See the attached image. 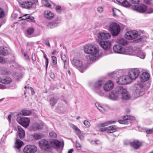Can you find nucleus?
Masks as SVG:
<instances>
[{
	"label": "nucleus",
	"mask_w": 153,
	"mask_h": 153,
	"mask_svg": "<svg viewBox=\"0 0 153 153\" xmlns=\"http://www.w3.org/2000/svg\"><path fill=\"white\" fill-rule=\"evenodd\" d=\"M84 50L86 53L89 54L88 56L90 60H95L100 56L99 48L96 45L88 44L84 46Z\"/></svg>",
	"instance_id": "1"
},
{
	"label": "nucleus",
	"mask_w": 153,
	"mask_h": 153,
	"mask_svg": "<svg viewBox=\"0 0 153 153\" xmlns=\"http://www.w3.org/2000/svg\"><path fill=\"white\" fill-rule=\"evenodd\" d=\"M115 91L117 93H120V95L121 96L122 99L123 100H129L131 96L126 89L122 86H118L115 89Z\"/></svg>",
	"instance_id": "2"
},
{
	"label": "nucleus",
	"mask_w": 153,
	"mask_h": 153,
	"mask_svg": "<svg viewBox=\"0 0 153 153\" xmlns=\"http://www.w3.org/2000/svg\"><path fill=\"white\" fill-rule=\"evenodd\" d=\"M109 30L113 36H117L120 32V27L117 23L112 22L110 25Z\"/></svg>",
	"instance_id": "3"
},
{
	"label": "nucleus",
	"mask_w": 153,
	"mask_h": 153,
	"mask_svg": "<svg viewBox=\"0 0 153 153\" xmlns=\"http://www.w3.org/2000/svg\"><path fill=\"white\" fill-rule=\"evenodd\" d=\"M104 84L103 80H99L97 81L94 84V91L96 93L100 96H103L105 94V92L101 90L102 85Z\"/></svg>",
	"instance_id": "4"
},
{
	"label": "nucleus",
	"mask_w": 153,
	"mask_h": 153,
	"mask_svg": "<svg viewBox=\"0 0 153 153\" xmlns=\"http://www.w3.org/2000/svg\"><path fill=\"white\" fill-rule=\"evenodd\" d=\"M39 145L40 148L45 151L51 150L52 147L49 143L45 139H42L39 141Z\"/></svg>",
	"instance_id": "5"
},
{
	"label": "nucleus",
	"mask_w": 153,
	"mask_h": 153,
	"mask_svg": "<svg viewBox=\"0 0 153 153\" xmlns=\"http://www.w3.org/2000/svg\"><path fill=\"white\" fill-rule=\"evenodd\" d=\"M132 80L128 76H120L116 79L117 82L119 84L126 85L130 83Z\"/></svg>",
	"instance_id": "6"
},
{
	"label": "nucleus",
	"mask_w": 153,
	"mask_h": 153,
	"mask_svg": "<svg viewBox=\"0 0 153 153\" xmlns=\"http://www.w3.org/2000/svg\"><path fill=\"white\" fill-rule=\"evenodd\" d=\"M140 73V70L137 68L131 69L128 72V75L131 80H135L138 76Z\"/></svg>",
	"instance_id": "7"
},
{
	"label": "nucleus",
	"mask_w": 153,
	"mask_h": 153,
	"mask_svg": "<svg viewBox=\"0 0 153 153\" xmlns=\"http://www.w3.org/2000/svg\"><path fill=\"white\" fill-rule=\"evenodd\" d=\"M135 91L137 97L142 96L144 94V89L143 84H136L135 85Z\"/></svg>",
	"instance_id": "8"
},
{
	"label": "nucleus",
	"mask_w": 153,
	"mask_h": 153,
	"mask_svg": "<svg viewBox=\"0 0 153 153\" xmlns=\"http://www.w3.org/2000/svg\"><path fill=\"white\" fill-rule=\"evenodd\" d=\"M132 9L140 13H146L147 6L144 4H140L139 5H135L133 6Z\"/></svg>",
	"instance_id": "9"
},
{
	"label": "nucleus",
	"mask_w": 153,
	"mask_h": 153,
	"mask_svg": "<svg viewBox=\"0 0 153 153\" xmlns=\"http://www.w3.org/2000/svg\"><path fill=\"white\" fill-rule=\"evenodd\" d=\"M98 41L100 42L102 40H105L110 38L111 37L110 33H108L100 32L97 35Z\"/></svg>",
	"instance_id": "10"
},
{
	"label": "nucleus",
	"mask_w": 153,
	"mask_h": 153,
	"mask_svg": "<svg viewBox=\"0 0 153 153\" xmlns=\"http://www.w3.org/2000/svg\"><path fill=\"white\" fill-rule=\"evenodd\" d=\"M113 48L115 53L121 54H128L126 50L120 45H116L114 46Z\"/></svg>",
	"instance_id": "11"
},
{
	"label": "nucleus",
	"mask_w": 153,
	"mask_h": 153,
	"mask_svg": "<svg viewBox=\"0 0 153 153\" xmlns=\"http://www.w3.org/2000/svg\"><path fill=\"white\" fill-rule=\"evenodd\" d=\"M37 150L36 147L33 145H27L24 148V153H34Z\"/></svg>",
	"instance_id": "12"
},
{
	"label": "nucleus",
	"mask_w": 153,
	"mask_h": 153,
	"mask_svg": "<svg viewBox=\"0 0 153 153\" xmlns=\"http://www.w3.org/2000/svg\"><path fill=\"white\" fill-rule=\"evenodd\" d=\"M138 36L137 32L135 30L129 31L126 33L125 37L126 39L131 40L137 38Z\"/></svg>",
	"instance_id": "13"
},
{
	"label": "nucleus",
	"mask_w": 153,
	"mask_h": 153,
	"mask_svg": "<svg viewBox=\"0 0 153 153\" xmlns=\"http://www.w3.org/2000/svg\"><path fill=\"white\" fill-rule=\"evenodd\" d=\"M100 46L104 49L108 50L109 49L111 46V42L108 40H102L99 42Z\"/></svg>",
	"instance_id": "14"
},
{
	"label": "nucleus",
	"mask_w": 153,
	"mask_h": 153,
	"mask_svg": "<svg viewBox=\"0 0 153 153\" xmlns=\"http://www.w3.org/2000/svg\"><path fill=\"white\" fill-rule=\"evenodd\" d=\"M114 87V84L110 80L107 81L104 85L103 89L105 91H109L112 89Z\"/></svg>",
	"instance_id": "15"
},
{
	"label": "nucleus",
	"mask_w": 153,
	"mask_h": 153,
	"mask_svg": "<svg viewBox=\"0 0 153 153\" xmlns=\"http://www.w3.org/2000/svg\"><path fill=\"white\" fill-rule=\"evenodd\" d=\"M120 93H117L115 91L111 92L109 94L108 96L109 98L113 100H119Z\"/></svg>",
	"instance_id": "16"
},
{
	"label": "nucleus",
	"mask_w": 153,
	"mask_h": 153,
	"mask_svg": "<svg viewBox=\"0 0 153 153\" xmlns=\"http://www.w3.org/2000/svg\"><path fill=\"white\" fill-rule=\"evenodd\" d=\"M150 77L149 74L146 72H143L140 76V80L142 82H145L149 80Z\"/></svg>",
	"instance_id": "17"
},
{
	"label": "nucleus",
	"mask_w": 153,
	"mask_h": 153,
	"mask_svg": "<svg viewBox=\"0 0 153 153\" xmlns=\"http://www.w3.org/2000/svg\"><path fill=\"white\" fill-rule=\"evenodd\" d=\"M51 143L53 147L57 149L60 147L61 145H62V147L64 145L63 142L61 143V142L55 139L51 141Z\"/></svg>",
	"instance_id": "18"
},
{
	"label": "nucleus",
	"mask_w": 153,
	"mask_h": 153,
	"mask_svg": "<svg viewBox=\"0 0 153 153\" xmlns=\"http://www.w3.org/2000/svg\"><path fill=\"white\" fill-rule=\"evenodd\" d=\"M134 52L136 54V55L139 58L144 59L145 57V54L139 48H136L134 50Z\"/></svg>",
	"instance_id": "19"
},
{
	"label": "nucleus",
	"mask_w": 153,
	"mask_h": 153,
	"mask_svg": "<svg viewBox=\"0 0 153 153\" xmlns=\"http://www.w3.org/2000/svg\"><path fill=\"white\" fill-rule=\"evenodd\" d=\"M130 145L135 149H138L142 145V143L138 140H134L130 143Z\"/></svg>",
	"instance_id": "20"
},
{
	"label": "nucleus",
	"mask_w": 153,
	"mask_h": 153,
	"mask_svg": "<svg viewBox=\"0 0 153 153\" xmlns=\"http://www.w3.org/2000/svg\"><path fill=\"white\" fill-rule=\"evenodd\" d=\"M71 62L74 66L83 67V66L82 62L79 60L74 59L71 61Z\"/></svg>",
	"instance_id": "21"
},
{
	"label": "nucleus",
	"mask_w": 153,
	"mask_h": 153,
	"mask_svg": "<svg viewBox=\"0 0 153 153\" xmlns=\"http://www.w3.org/2000/svg\"><path fill=\"white\" fill-rule=\"evenodd\" d=\"M33 3L30 1H26L23 2L20 5L22 7L26 9L31 8L33 5Z\"/></svg>",
	"instance_id": "22"
},
{
	"label": "nucleus",
	"mask_w": 153,
	"mask_h": 153,
	"mask_svg": "<svg viewBox=\"0 0 153 153\" xmlns=\"http://www.w3.org/2000/svg\"><path fill=\"white\" fill-rule=\"evenodd\" d=\"M44 15L45 17L48 19H51L54 16V15L53 13L47 10L45 11Z\"/></svg>",
	"instance_id": "23"
},
{
	"label": "nucleus",
	"mask_w": 153,
	"mask_h": 153,
	"mask_svg": "<svg viewBox=\"0 0 153 153\" xmlns=\"http://www.w3.org/2000/svg\"><path fill=\"white\" fill-rule=\"evenodd\" d=\"M18 135L20 139L24 138L25 136V131L20 126H18Z\"/></svg>",
	"instance_id": "24"
},
{
	"label": "nucleus",
	"mask_w": 153,
	"mask_h": 153,
	"mask_svg": "<svg viewBox=\"0 0 153 153\" xmlns=\"http://www.w3.org/2000/svg\"><path fill=\"white\" fill-rule=\"evenodd\" d=\"M30 119L27 117H23L22 123V125L24 127H27L30 123Z\"/></svg>",
	"instance_id": "25"
},
{
	"label": "nucleus",
	"mask_w": 153,
	"mask_h": 153,
	"mask_svg": "<svg viewBox=\"0 0 153 153\" xmlns=\"http://www.w3.org/2000/svg\"><path fill=\"white\" fill-rule=\"evenodd\" d=\"M11 81V79L9 77L3 78H0V82L4 84H8Z\"/></svg>",
	"instance_id": "26"
},
{
	"label": "nucleus",
	"mask_w": 153,
	"mask_h": 153,
	"mask_svg": "<svg viewBox=\"0 0 153 153\" xmlns=\"http://www.w3.org/2000/svg\"><path fill=\"white\" fill-rule=\"evenodd\" d=\"M23 144V142L18 139L16 140V141L15 147L19 149L21 147Z\"/></svg>",
	"instance_id": "27"
},
{
	"label": "nucleus",
	"mask_w": 153,
	"mask_h": 153,
	"mask_svg": "<svg viewBox=\"0 0 153 153\" xmlns=\"http://www.w3.org/2000/svg\"><path fill=\"white\" fill-rule=\"evenodd\" d=\"M61 56L62 60L63 61L64 64V67H66L68 66V62L67 60V58L66 55L63 53H62Z\"/></svg>",
	"instance_id": "28"
},
{
	"label": "nucleus",
	"mask_w": 153,
	"mask_h": 153,
	"mask_svg": "<svg viewBox=\"0 0 153 153\" xmlns=\"http://www.w3.org/2000/svg\"><path fill=\"white\" fill-rule=\"evenodd\" d=\"M59 23V21H53L49 23L48 24V26L49 28H53L55 27H57Z\"/></svg>",
	"instance_id": "29"
},
{
	"label": "nucleus",
	"mask_w": 153,
	"mask_h": 153,
	"mask_svg": "<svg viewBox=\"0 0 153 153\" xmlns=\"http://www.w3.org/2000/svg\"><path fill=\"white\" fill-rule=\"evenodd\" d=\"M117 127L115 125L110 126L108 127L107 132L108 133H112L117 130Z\"/></svg>",
	"instance_id": "30"
},
{
	"label": "nucleus",
	"mask_w": 153,
	"mask_h": 153,
	"mask_svg": "<svg viewBox=\"0 0 153 153\" xmlns=\"http://www.w3.org/2000/svg\"><path fill=\"white\" fill-rule=\"evenodd\" d=\"M8 53V51L6 48L2 47H0V54L4 56H6Z\"/></svg>",
	"instance_id": "31"
},
{
	"label": "nucleus",
	"mask_w": 153,
	"mask_h": 153,
	"mask_svg": "<svg viewBox=\"0 0 153 153\" xmlns=\"http://www.w3.org/2000/svg\"><path fill=\"white\" fill-rule=\"evenodd\" d=\"M28 14H25L23 16V18H22V17H20L19 18V19L22 18V20H27L28 22H30L34 19L33 17H31L30 16H28L27 17L26 16H27Z\"/></svg>",
	"instance_id": "32"
},
{
	"label": "nucleus",
	"mask_w": 153,
	"mask_h": 153,
	"mask_svg": "<svg viewBox=\"0 0 153 153\" xmlns=\"http://www.w3.org/2000/svg\"><path fill=\"white\" fill-rule=\"evenodd\" d=\"M44 135L42 133H34L33 136L34 139L36 140H38L44 137Z\"/></svg>",
	"instance_id": "33"
},
{
	"label": "nucleus",
	"mask_w": 153,
	"mask_h": 153,
	"mask_svg": "<svg viewBox=\"0 0 153 153\" xmlns=\"http://www.w3.org/2000/svg\"><path fill=\"white\" fill-rule=\"evenodd\" d=\"M117 42L123 45H126L128 43L127 41L126 40L124 39L121 38L118 39L117 40Z\"/></svg>",
	"instance_id": "34"
},
{
	"label": "nucleus",
	"mask_w": 153,
	"mask_h": 153,
	"mask_svg": "<svg viewBox=\"0 0 153 153\" xmlns=\"http://www.w3.org/2000/svg\"><path fill=\"white\" fill-rule=\"evenodd\" d=\"M116 123V122L115 121H107L103 123H102L99 125L100 127H105L107 126L109 124H114Z\"/></svg>",
	"instance_id": "35"
},
{
	"label": "nucleus",
	"mask_w": 153,
	"mask_h": 153,
	"mask_svg": "<svg viewBox=\"0 0 153 153\" xmlns=\"http://www.w3.org/2000/svg\"><path fill=\"white\" fill-rule=\"evenodd\" d=\"M0 74L2 75H8L10 74V72L4 68L0 70Z\"/></svg>",
	"instance_id": "36"
},
{
	"label": "nucleus",
	"mask_w": 153,
	"mask_h": 153,
	"mask_svg": "<svg viewBox=\"0 0 153 153\" xmlns=\"http://www.w3.org/2000/svg\"><path fill=\"white\" fill-rule=\"evenodd\" d=\"M58 100L57 97H52L50 99V104L52 106H53L56 103Z\"/></svg>",
	"instance_id": "37"
},
{
	"label": "nucleus",
	"mask_w": 153,
	"mask_h": 153,
	"mask_svg": "<svg viewBox=\"0 0 153 153\" xmlns=\"http://www.w3.org/2000/svg\"><path fill=\"white\" fill-rule=\"evenodd\" d=\"M123 118L124 120H134L135 119L134 117L131 115H125L123 116Z\"/></svg>",
	"instance_id": "38"
},
{
	"label": "nucleus",
	"mask_w": 153,
	"mask_h": 153,
	"mask_svg": "<svg viewBox=\"0 0 153 153\" xmlns=\"http://www.w3.org/2000/svg\"><path fill=\"white\" fill-rule=\"evenodd\" d=\"M31 114V111L27 110H23L21 112V114L25 116L30 115Z\"/></svg>",
	"instance_id": "39"
},
{
	"label": "nucleus",
	"mask_w": 153,
	"mask_h": 153,
	"mask_svg": "<svg viewBox=\"0 0 153 153\" xmlns=\"http://www.w3.org/2000/svg\"><path fill=\"white\" fill-rule=\"evenodd\" d=\"M37 123H33L31 126V128L33 130L35 131L38 130Z\"/></svg>",
	"instance_id": "40"
},
{
	"label": "nucleus",
	"mask_w": 153,
	"mask_h": 153,
	"mask_svg": "<svg viewBox=\"0 0 153 153\" xmlns=\"http://www.w3.org/2000/svg\"><path fill=\"white\" fill-rule=\"evenodd\" d=\"M43 57L45 59V67H48L49 63V59L45 53L43 54Z\"/></svg>",
	"instance_id": "41"
},
{
	"label": "nucleus",
	"mask_w": 153,
	"mask_h": 153,
	"mask_svg": "<svg viewBox=\"0 0 153 153\" xmlns=\"http://www.w3.org/2000/svg\"><path fill=\"white\" fill-rule=\"evenodd\" d=\"M51 60L53 65L55 66L57 64V59L56 56H52Z\"/></svg>",
	"instance_id": "42"
},
{
	"label": "nucleus",
	"mask_w": 153,
	"mask_h": 153,
	"mask_svg": "<svg viewBox=\"0 0 153 153\" xmlns=\"http://www.w3.org/2000/svg\"><path fill=\"white\" fill-rule=\"evenodd\" d=\"M22 75L21 74L16 73L14 75V77L17 80H19V79L22 78Z\"/></svg>",
	"instance_id": "43"
},
{
	"label": "nucleus",
	"mask_w": 153,
	"mask_h": 153,
	"mask_svg": "<svg viewBox=\"0 0 153 153\" xmlns=\"http://www.w3.org/2000/svg\"><path fill=\"white\" fill-rule=\"evenodd\" d=\"M122 5L126 7H128L130 6V4L126 0H124Z\"/></svg>",
	"instance_id": "44"
},
{
	"label": "nucleus",
	"mask_w": 153,
	"mask_h": 153,
	"mask_svg": "<svg viewBox=\"0 0 153 153\" xmlns=\"http://www.w3.org/2000/svg\"><path fill=\"white\" fill-rule=\"evenodd\" d=\"M42 1L45 3V5L46 7H51V4L49 3L47 0H43Z\"/></svg>",
	"instance_id": "45"
},
{
	"label": "nucleus",
	"mask_w": 153,
	"mask_h": 153,
	"mask_svg": "<svg viewBox=\"0 0 153 153\" xmlns=\"http://www.w3.org/2000/svg\"><path fill=\"white\" fill-rule=\"evenodd\" d=\"M23 118V117H19L16 119L17 122L21 125H22V123Z\"/></svg>",
	"instance_id": "46"
},
{
	"label": "nucleus",
	"mask_w": 153,
	"mask_h": 153,
	"mask_svg": "<svg viewBox=\"0 0 153 153\" xmlns=\"http://www.w3.org/2000/svg\"><path fill=\"white\" fill-rule=\"evenodd\" d=\"M43 123L42 122L37 123L38 130L42 129L43 128Z\"/></svg>",
	"instance_id": "47"
},
{
	"label": "nucleus",
	"mask_w": 153,
	"mask_h": 153,
	"mask_svg": "<svg viewBox=\"0 0 153 153\" xmlns=\"http://www.w3.org/2000/svg\"><path fill=\"white\" fill-rule=\"evenodd\" d=\"M146 13L148 14L153 13V8L152 7H149L148 8L147 7Z\"/></svg>",
	"instance_id": "48"
},
{
	"label": "nucleus",
	"mask_w": 153,
	"mask_h": 153,
	"mask_svg": "<svg viewBox=\"0 0 153 153\" xmlns=\"http://www.w3.org/2000/svg\"><path fill=\"white\" fill-rule=\"evenodd\" d=\"M5 15V13L4 10L0 8V18H3Z\"/></svg>",
	"instance_id": "49"
},
{
	"label": "nucleus",
	"mask_w": 153,
	"mask_h": 153,
	"mask_svg": "<svg viewBox=\"0 0 153 153\" xmlns=\"http://www.w3.org/2000/svg\"><path fill=\"white\" fill-rule=\"evenodd\" d=\"M34 30L33 28H30L28 29L27 30V32L28 35H30L33 33Z\"/></svg>",
	"instance_id": "50"
},
{
	"label": "nucleus",
	"mask_w": 153,
	"mask_h": 153,
	"mask_svg": "<svg viewBox=\"0 0 153 153\" xmlns=\"http://www.w3.org/2000/svg\"><path fill=\"white\" fill-rule=\"evenodd\" d=\"M49 135L51 137L56 138L57 137L56 134L53 131L50 132Z\"/></svg>",
	"instance_id": "51"
},
{
	"label": "nucleus",
	"mask_w": 153,
	"mask_h": 153,
	"mask_svg": "<svg viewBox=\"0 0 153 153\" xmlns=\"http://www.w3.org/2000/svg\"><path fill=\"white\" fill-rule=\"evenodd\" d=\"M56 10L58 13H60L61 12V7L60 6H57L56 7Z\"/></svg>",
	"instance_id": "52"
},
{
	"label": "nucleus",
	"mask_w": 153,
	"mask_h": 153,
	"mask_svg": "<svg viewBox=\"0 0 153 153\" xmlns=\"http://www.w3.org/2000/svg\"><path fill=\"white\" fill-rule=\"evenodd\" d=\"M83 123L87 128H88L90 126V123L88 121L85 120Z\"/></svg>",
	"instance_id": "53"
},
{
	"label": "nucleus",
	"mask_w": 153,
	"mask_h": 153,
	"mask_svg": "<svg viewBox=\"0 0 153 153\" xmlns=\"http://www.w3.org/2000/svg\"><path fill=\"white\" fill-rule=\"evenodd\" d=\"M130 3L134 4H138L140 2V0H129Z\"/></svg>",
	"instance_id": "54"
},
{
	"label": "nucleus",
	"mask_w": 153,
	"mask_h": 153,
	"mask_svg": "<svg viewBox=\"0 0 153 153\" xmlns=\"http://www.w3.org/2000/svg\"><path fill=\"white\" fill-rule=\"evenodd\" d=\"M97 11L98 12L101 13L103 11V8L102 7H98L97 8Z\"/></svg>",
	"instance_id": "55"
},
{
	"label": "nucleus",
	"mask_w": 153,
	"mask_h": 153,
	"mask_svg": "<svg viewBox=\"0 0 153 153\" xmlns=\"http://www.w3.org/2000/svg\"><path fill=\"white\" fill-rule=\"evenodd\" d=\"M76 148L78 150H80L81 149V145L80 143L76 142Z\"/></svg>",
	"instance_id": "56"
},
{
	"label": "nucleus",
	"mask_w": 153,
	"mask_h": 153,
	"mask_svg": "<svg viewBox=\"0 0 153 153\" xmlns=\"http://www.w3.org/2000/svg\"><path fill=\"white\" fill-rule=\"evenodd\" d=\"M119 123L121 124H127V122L124 120H118Z\"/></svg>",
	"instance_id": "57"
},
{
	"label": "nucleus",
	"mask_w": 153,
	"mask_h": 153,
	"mask_svg": "<svg viewBox=\"0 0 153 153\" xmlns=\"http://www.w3.org/2000/svg\"><path fill=\"white\" fill-rule=\"evenodd\" d=\"M77 69L81 72L83 73L85 70L86 68H77Z\"/></svg>",
	"instance_id": "58"
},
{
	"label": "nucleus",
	"mask_w": 153,
	"mask_h": 153,
	"mask_svg": "<svg viewBox=\"0 0 153 153\" xmlns=\"http://www.w3.org/2000/svg\"><path fill=\"white\" fill-rule=\"evenodd\" d=\"M91 143L92 144H94V143L96 144H99L100 143V141L98 140H95L94 141H92Z\"/></svg>",
	"instance_id": "59"
},
{
	"label": "nucleus",
	"mask_w": 153,
	"mask_h": 153,
	"mask_svg": "<svg viewBox=\"0 0 153 153\" xmlns=\"http://www.w3.org/2000/svg\"><path fill=\"white\" fill-rule=\"evenodd\" d=\"M146 132L148 134H150L152 133L153 132V130L152 129H147L146 130Z\"/></svg>",
	"instance_id": "60"
},
{
	"label": "nucleus",
	"mask_w": 153,
	"mask_h": 153,
	"mask_svg": "<svg viewBox=\"0 0 153 153\" xmlns=\"http://www.w3.org/2000/svg\"><path fill=\"white\" fill-rule=\"evenodd\" d=\"M75 131H76V133L78 136L80 134H81V131L78 128V129H77Z\"/></svg>",
	"instance_id": "61"
},
{
	"label": "nucleus",
	"mask_w": 153,
	"mask_h": 153,
	"mask_svg": "<svg viewBox=\"0 0 153 153\" xmlns=\"http://www.w3.org/2000/svg\"><path fill=\"white\" fill-rule=\"evenodd\" d=\"M110 76L111 77L114 78L117 76V74L114 72H113L111 73Z\"/></svg>",
	"instance_id": "62"
},
{
	"label": "nucleus",
	"mask_w": 153,
	"mask_h": 153,
	"mask_svg": "<svg viewBox=\"0 0 153 153\" xmlns=\"http://www.w3.org/2000/svg\"><path fill=\"white\" fill-rule=\"evenodd\" d=\"M102 113H103L105 112V110L104 108L102 106H100V108L98 109Z\"/></svg>",
	"instance_id": "63"
},
{
	"label": "nucleus",
	"mask_w": 153,
	"mask_h": 153,
	"mask_svg": "<svg viewBox=\"0 0 153 153\" xmlns=\"http://www.w3.org/2000/svg\"><path fill=\"white\" fill-rule=\"evenodd\" d=\"M79 137L81 140H83L84 138V135L83 133H81L78 136Z\"/></svg>",
	"instance_id": "64"
}]
</instances>
